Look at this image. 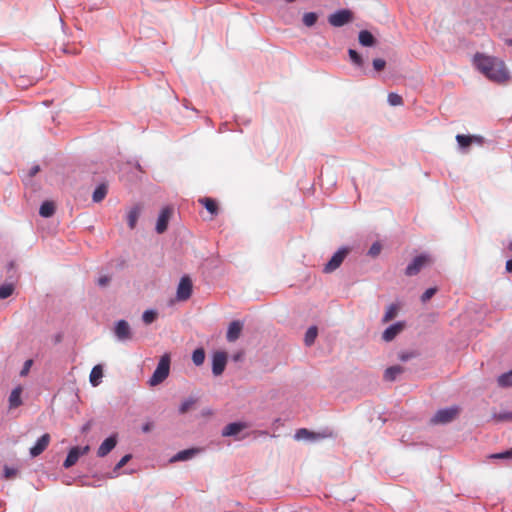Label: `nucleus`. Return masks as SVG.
<instances>
[{
    "mask_svg": "<svg viewBox=\"0 0 512 512\" xmlns=\"http://www.w3.org/2000/svg\"><path fill=\"white\" fill-rule=\"evenodd\" d=\"M474 64L482 74L493 82L501 84L510 78L504 61L497 57L477 53L474 56Z\"/></svg>",
    "mask_w": 512,
    "mask_h": 512,
    "instance_id": "nucleus-1",
    "label": "nucleus"
},
{
    "mask_svg": "<svg viewBox=\"0 0 512 512\" xmlns=\"http://www.w3.org/2000/svg\"><path fill=\"white\" fill-rule=\"evenodd\" d=\"M170 355L168 353L161 356L160 361L149 379V385L150 386H156L160 383H162L169 375L170 372Z\"/></svg>",
    "mask_w": 512,
    "mask_h": 512,
    "instance_id": "nucleus-2",
    "label": "nucleus"
},
{
    "mask_svg": "<svg viewBox=\"0 0 512 512\" xmlns=\"http://www.w3.org/2000/svg\"><path fill=\"white\" fill-rule=\"evenodd\" d=\"M459 412L460 408L458 406L441 409L436 412L431 421L434 424H446L453 421L459 415Z\"/></svg>",
    "mask_w": 512,
    "mask_h": 512,
    "instance_id": "nucleus-3",
    "label": "nucleus"
},
{
    "mask_svg": "<svg viewBox=\"0 0 512 512\" xmlns=\"http://www.w3.org/2000/svg\"><path fill=\"white\" fill-rule=\"evenodd\" d=\"M348 253L349 249L347 248H342L338 250L325 265L324 272L331 273L335 271L337 268H339Z\"/></svg>",
    "mask_w": 512,
    "mask_h": 512,
    "instance_id": "nucleus-4",
    "label": "nucleus"
},
{
    "mask_svg": "<svg viewBox=\"0 0 512 512\" xmlns=\"http://www.w3.org/2000/svg\"><path fill=\"white\" fill-rule=\"evenodd\" d=\"M89 449H90L89 446H84V447L75 446V447L71 448L64 463H63V466L66 469L72 467L73 465H75L77 463L80 456H83L88 453Z\"/></svg>",
    "mask_w": 512,
    "mask_h": 512,
    "instance_id": "nucleus-5",
    "label": "nucleus"
},
{
    "mask_svg": "<svg viewBox=\"0 0 512 512\" xmlns=\"http://www.w3.org/2000/svg\"><path fill=\"white\" fill-rule=\"evenodd\" d=\"M430 262L428 256L419 255L413 259V261L406 267L405 274L407 276L417 275L422 268Z\"/></svg>",
    "mask_w": 512,
    "mask_h": 512,
    "instance_id": "nucleus-6",
    "label": "nucleus"
},
{
    "mask_svg": "<svg viewBox=\"0 0 512 512\" xmlns=\"http://www.w3.org/2000/svg\"><path fill=\"white\" fill-rule=\"evenodd\" d=\"M227 354L223 351H218L212 357V372L215 376L221 375L226 367Z\"/></svg>",
    "mask_w": 512,
    "mask_h": 512,
    "instance_id": "nucleus-7",
    "label": "nucleus"
},
{
    "mask_svg": "<svg viewBox=\"0 0 512 512\" xmlns=\"http://www.w3.org/2000/svg\"><path fill=\"white\" fill-rule=\"evenodd\" d=\"M192 294V281L188 276H183L177 288V299L186 301Z\"/></svg>",
    "mask_w": 512,
    "mask_h": 512,
    "instance_id": "nucleus-8",
    "label": "nucleus"
},
{
    "mask_svg": "<svg viewBox=\"0 0 512 512\" xmlns=\"http://www.w3.org/2000/svg\"><path fill=\"white\" fill-rule=\"evenodd\" d=\"M352 19V14L349 10H340L329 16V23L334 27H341Z\"/></svg>",
    "mask_w": 512,
    "mask_h": 512,
    "instance_id": "nucleus-9",
    "label": "nucleus"
},
{
    "mask_svg": "<svg viewBox=\"0 0 512 512\" xmlns=\"http://www.w3.org/2000/svg\"><path fill=\"white\" fill-rule=\"evenodd\" d=\"M51 441V437L48 433L43 434L35 443L34 446L30 448V455L31 457H37L40 454H42L47 447L49 446V443Z\"/></svg>",
    "mask_w": 512,
    "mask_h": 512,
    "instance_id": "nucleus-10",
    "label": "nucleus"
},
{
    "mask_svg": "<svg viewBox=\"0 0 512 512\" xmlns=\"http://www.w3.org/2000/svg\"><path fill=\"white\" fill-rule=\"evenodd\" d=\"M173 213V209L171 207H165L161 210V213L158 217L157 224H156V231L159 234H162L166 231L168 222L171 218V215Z\"/></svg>",
    "mask_w": 512,
    "mask_h": 512,
    "instance_id": "nucleus-11",
    "label": "nucleus"
},
{
    "mask_svg": "<svg viewBox=\"0 0 512 512\" xmlns=\"http://www.w3.org/2000/svg\"><path fill=\"white\" fill-rule=\"evenodd\" d=\"M405 324L404 322H397L391 326H389L383 333L382 339L385 342L392 341L399 333L404 330Z\"/></svg>",
    "mask_w": 512,
    "mask_h": 512,
    "instance_id": "nucleus-12",
    "label": "nucleus"
},
{
    "mask_svg": "<svg viewBox=\"0 0 512 512\" xmlns=\"http://www.w3.org/2000/svg\"><path fill=\"white\" fill-rule=\"evenodd\" d=\"M328 436L329 435L324 434V433H314V432H311V431H309L306 428L298 429L296 431V433H295V439L296 440H312V441H315V440H318V439L326 438Z\"/></svg>",
    "mask_w": 512,
    "mask_h": 512,
    "instance_id": "nucleus-13",
    "label": "nucleus"
},
{
    "mask_svg": "<svg viewBox=\"0 0 512 512\" xmlns=\"http://www.w3.org/2000/svg\"><path fill=\"white\" fill-rule=\"evenodd\" d=\"M115 335L119 340H128L131 339L132 334L130 330V326L127 321L119 320L116 323L115 327Z\"/></svg>",
    "mask_w": 512,
    "mask_h": 512,
    "instance_id": "nucleus-14",
    "label": "nucleus"
},
{
    "mask_svg": "<svg viewBox=\"0 0 512 512\" xmlns=\"http://www.w3.org/2000/svg\"><path fill=\"white\" fill-rule=\"evenodd\" d=\"M116 444H117L116 436H110V437L106 438L102 442V444L99 446V448L97 450V455L99 457L106 456L115 448Z\"/></svg>",
    "mask_w": 512,
    "mask_h": 512,
    "instance_id": "nucleus-15",
    "label": "nucleus"
},
{
    "mask_svg": "<svg viewBox=\"0 0 512 512\" xmlns=\"http://www.w3.org/2000/svg\"><path fill=\"white\" fill-rule=\"evenodd\" d=\"M242 328H243V325L240 321H232L229 324V327L227 330V335H226L227 340L229 342L236 341L240 337Z\"/></svg>",
    "mask_w": 512,
    "mask_h": 512,
    "instance_id": "nucleus-16",
    "label": "nucleus"
},
{
    "mask_svg": "<svg viewBox=\"0 0 512 512\" xmlns=\"http://www.w3.org/2000/svg\"><path fill=\"white\" fill-rule=\"evenodd\" d=\"M247 427L246 424L241 422H234L228 424L222 431V435L225 437L235 436Z\"/></svg>",
    "mask_w": 512,
    "mask_h": 512,
    "instance_id": "nucleus-17",
    "label": "nucleus"
},
{
    "mask_svg": "<svg viewBox=\"0 0 512 512\" xmlns=\"http://www.w3.org/2000/svg\"><path fill=\"white\" fill-rule=\"evenodd\" d=\"M22 387L21 386H17L16 388H14L9 396V408L10 409H14V408H17L19 407L20 405H22V399H21V394H22Z\"/></svg>",
    "mask_w": 512,
    "mask_h": 512,
    "instance_id": "nucleus-18",
    "label": "nucleus"
},
{
    "mask_svg": "<svg viewBox=\"0 0 512 512\" xmlns=\"http://www.w3.org/2000/svg\"><path fill=\"white\" fill-rule=\"evenodd\" d=\"M404 372V368L400 365L388 367L384 372V379L386 381H395L396 378Z\"/></svg>",
    "mask_w": 512,
    "mask_h": 512,
    "instance_id": "nucleus-19",
    "label": "nucleus"
},
{
    "mask_svg": "<svg viewBox=\"0 0 512 512\" xmlns=\"http://www.w3.org/2000/svg\"><path fill=\"white\" fill-rule=\"evenodd\" d=\"M198 202L203 205L207 211L211 214V215H217L218 214V204L217 202L212 199V198H209V197H203V198H200L198 200Z\"/></svg>",
    "mask_w": 512,
    "mask_h": 512,
    "instance_id": "nucleus-20",
    "label": "nucleus"
},
{
    "mask_svg": "<svg viewBox=\"0 0 512 512\" xmlns=\"http://www.w3.org/2000/svg\"><path fill=\"white\" fill-rule=\"evenodd\" d=\"M102 377H103L102 366L95 365L92 368V370L90 372V376H89V380H90V383L92 384V386H94V387L98 386L101 382Z\"/></svg>",
    "mask_w": 512,
    "mask_h": 512,
    "instance_id": "nucleus-21",
    "label": "nucleus"
},
{
    "mask_svg": "<svg viewBox=\"0 0 512 512\" xmlns=\"http://www.w3.org/2000/svg\"><path fill=\"white\" fill-rule=\"evenodd\" d=\"M141 214V207L140 206H135L133 207L129 212H128V215H127V222H128V226L130 229H134L136 227V224H137V221H138V218Z\"/></svg>",
    "mask_w": 512,
    "mask_h": 512,
    "instance_id": "nucleus-22",
    "label": "nucleus"
},
{
    "mask_svg": "<svg viewBox=\"0 0 512 512\" xmlns=\"http://www.w3.org/2000/svg\"><path fill=\"white\" fill-rule=\"evenodd\" d=\"M108 187L105 183L100 184L93 192V201L96 203L101 202L107 195Z\"/></svg>",
    "mask_w": 512,
    "mask_h": 512,
    "instance_id": "nucleus-23",
    "label": "nucleus"
},
{
    "mask_svg": "<svg viewBox=\"0 0 512 512\" xmlns=\"http://www.w3.org/2000/svg\"><path fill=\"white\" fill-rule=\"evenodd\" d=\"M359 42L363 46H373L375 44V38L369 31L362 30L359 33Z\"/></svg>",
    "mask_w": 512,
    "mask_h": 512,
    "instance_id": "nucleus-24",
    "label": "nucleus"
},
{
    "mask_svg": "<svg viewBox=\"0 0 512 512\" xmlns=\"http://www.w3.org/2000/svg\"><path fill=\"white\" fill-rule=\"evenodd\" d=\"M456 140H457L458 144L463 148L468 147L473 141L481 142L480 137L462 135V134H458L456 136Z\"/></svg>",
    "mask_w": 512,
    "mask_h": 512,
    "instance_id": "nucleus-25",
    "label": "nucleus"
},
{
    "mask_svg": "<svg viewBox=\"0 0 512 512\" xmlns=\"http://www.w3.org/2000/svg\"><path fill=\"white\" fill-rule=\"evenodd\" d=\"M55 213V205L53 202L46 201L40 206L39 214L42 217L48 218Z\"/></svg>",
    "mask_w": 512,
    "mask_h": 512,
    "instance_id": "nucleus-26",
    "label": "nucleus"
},
{
    "mask_svg": "<svg viewBox=\"0 0 512 512\" xmlns=\"http://www.w3.org/2000/svg\"><path fill=\"white\" fill-rule=\"evenodd\" d=\"M197 453V450L196 449H187V450H183V451H180L178 452L172 459L171 461L174 462V461H186L188 459H191L195 454Z\"/></svg>",
    "mask_w": 512,
    "mask_h": 512,
    "instance_id": "nucleus-27",
    "label": "nucleus"
},
{
    "mask_svg": "<svg viewBox=\"0 0 512 512\" xmlns=\"http://www.w3.org/2000/svg\"><path fill=\"white\" fill-rule=\"evenodd\" d=\"M398 311H399V307L396 304L389 305L383 318H382V322L388 323L391 320H393L397 316Z\"/></svg>",
    "mask_w": 512,
    "mask_h": 512,
    "instance_id": "nucleus-28",
    "label": "nucleus"
},
{
    "mask_svg": "<svg viewBox=\"0 0 512 512\" xmlns=\"http://www.w3.org/2000/svg\"><path fill=\"white\" fill-rule=\"evenodd\" d=\"M318 335V329L316 326L308 328L305 334L304 342L306 346H311Z\"/></svg>",
    "mask_w": 512,
    "mask_h": 512,
    "instance_id": "nucleus-29",
    "label": "nucleus"
},
{
    "mask_svg": "<svg viewBox=\"0 0 512 512\" xmlns=\"http://www.w3.org/2000/svg\"><path fill=\"white\" fill-rule=\"evenodd\" d=\"M492 420L496 423L512 421V412L511 411H503V412H499V413L494 412L492 414Z\"/></svg>",
    "mask_w": 512,
    "mask_h": 512,
    "instance_id": "nucleus-30",
    "label": "nucleus"
},
{
    "mask_svg": "<svg viewBox=\"0 0 512 512\" xmlns=\"http://www.w3.org/2000/svg\"><path fill=\"white\" fill-rule=\"evenodd\" d=\"M192 361L196 366H200L205 361V350L203 348H197L193 351Z\"/></svg>",
    "mask_w": 512,
    "mask_h": 512,
    "instance_id": "nucleus-31",
    "label": "nucleus"
},
{
    "mask_svg": "<svg viewBox=\"0 0 512 512\" xmlns=\"http://www.w3.org/2000/svg\"><path fill=\"white\" fill-rule=\"evenodd\" d=\"M498 384L501 387H510L512 386V370L506 373H503L498 377Z\"/></svg>",
    "mask_w": 512,
    "mask_h": 512,
    "instance_id": "nucleus-32",
    "label": "nucleus"
},
{
    "mask_svg": "<svg viewBox=\"0 0 512 512\" xmlns=\"http://www.w3.org/2000/svg\"><path fill=\"white\" fill-rule=\"evenodd\" d=\"M318 16L314 12H308L303 15V23L307 27L313 26L317 22Z\"/></svg>",
    "mask_w": 512,
    "mask_h": 512,
    "instance_id": "nucleus-33",
    "label": "nucleus"
},
{
    "mask_svg": "<svg viewBox=\"0 0 512 512\" xmlns=\"http://www.w3.org/2000/svg\"><path fill=\"white\" fill-rule=\"evenodd\" d=\"M14 291L13 284H4L0 286V299H6L12 295Z\"/></svg>",
    "mask_w": 512,
    "mask_h": 512,
    "instance_id": "nucleus-34",
    "label": "nucleus"
},
{
    "mask_svg": "<svg viewBox=\"0 0 512 512\" xmlns=\"http://www.w3.org/2000/svg\"><path fill=\"white\" fill-rule=\"evenodd\" d=\"M388 103L391 106H400L403 104L402 97L397 93H389L388 94Z\"/></svg>",
    "mask_w": 512,
    "mask_h": 512,
    "instance_id": "nucleus-35",
    "label": "nucleus"
},
{
    "mask_svg": "<svg viewBox=\"0 0 512 512\" xmlns=\"http://www.w3.org/2000/svg\"><path fill=\"white\" fill-rule=\"evenodd\" d=\"M195 402H196V400L193 398H189V399L183 401L182 404L180 405L179 412L181 414L187 413L192 408V406L195 404Z\"/></svg>",
    "mask_w": 512,
    "mask_h": 512,
    "instance_id": "nucleus-36",
    "label": "nucleus"
},
{
    "mask_svg": "<svg viewBox=\"0 0 512 512\" xmlns=\"http://www.w3.org/2000/svg\"><path fill=\"white\" fill-rule=\"evenodd\" d=\"M156 318H157V313L153 310H146L142 316V319L145 324H151L152 322H154L156 320Z\"/></svg>",
    "mask_w": 512,
    "mask_h": 512,
    "instance_id": "nucleus-37",
    "label": "nucleus"
},
{
    "mask_svg": "<svg viewBox=\"0 0 512 512\" xmlns=\"http://www.w3.org/2000/svg\"><path fill=\"white\" fill-rule=\"evenodd\" d=\"M349 56L352 62L358 66H361L363 64L362 57L353 49L349 50Z\"/></svg>",
    "mask_w": 512,
    "mask_h": 512,
    "instance_id": "nucleus-38",
    "label": "nucleus"
},
{
    "mask_svg": "<svg viewBox=\"0 0 512 512\" xmlns=\"http://www.w3.org/2000/svg\"><path fill=\"white\" fill-rule=\"evenodd\" d=\"M491 459H512V448L501 453H495L490 455Z\"/></svg>",
    "mask_w": 512,
    "mask_h": 512,
    "instance_id": "nucleus-39",
    "label": "nucleus"
},
{
    "mask_svg": "<svg viewBox=\"0 0 512 512\" xmlns=\"http://www.w3.org/2000/svg\"><path fill=\"white\" fill-rule=\"evenodd\" d=\"M436 292V288H428L421 296L422 302H427L428 300H430L435 295Z\"/></svg>",
    "mask_w": 512,
    "mask_h": 512,
    "instance_id": "nucleus-40",
    "label": "nucleus"
},
{
    "mask_svg": "<svg viewBox=\"0 0 512 512\" xmlns=\"http://www.w3.org/2000/svg\"><path fill=\"white\" fill-rule=\"evenodd\" d=\"M386 66L385 60L377 58L373 60V67L376 71H382Z\"/></svg>",
    "mask_w": 512,
    "mask_h": 512,
    "instance_id": "nucleus-41",
    "label": "nucleus"
},
{
    "mask_svg": "<svg viewBox=\"0 0 512 512\" xmlns=\"http://www.w3.org/2000/svg\"><path fill=\"white\" fill-rule=\"evenodd\" d=\"M130 459H131V455L130 454H127V455L123 456L120 459V461L116 464V466L114 468V471H118L119 469L124 467Z\"/></svg>",
    "mask_w": 512,
    "mask_h": 512,
    "instance_id": "nucleus-42",
    "label": "nucleus"
},
{
    "mask_svg": "<svg viewBox=\"0 0 512 512\" xmlns=\"http://www.w3.org/2000/svg\"><path fill=\"white\" fill-rule=\"evenodd\" d=\"M111 281V277L108 276V275H103V276H100L97 280V284L100 286V287H106L107 285H109Z\"/></svg>",
    "mask_w": 512,
    "mask_h": 512,
    "instance_id": "nucleus-43",
    "label": "nucleus"
},
{
    "mask_svg": "<svg viewBox=\"0 0 512 512\" xmlns=\"http://www.w3.org/2000/svg\"><path fill=\"white\" fill-rule=\"evenodd\" d=\"M381 251V245L379 243H374L370 249H369V255H371L372 257H375L377 255H379Z\"/></svg>",
    "mask_w": 512,
    "mask_h": 512,
    "instance_id": "nucleus-44",
    "label": "nucleus"
},
{
    "mask_svg": "<svg viewBox=\"0 0 512 512\" xmlns=\"http://www.w3.org/2000/svg\"><path fill=\"white\" fill-rule=\"evenodd\" d=\"M32 360H27L25 363H24V366L20 372V375L21 376H25L27 375V373L29 372L31 366H32Z\"/></svg>",
    "mask_w": 512,
    "mask_h": 512,
    "instance_id": "nucleus-45",
    "label": "nucleus"
},
{
    "mask_svg": "<svg viewBox=\"0 0 512 512\" xmlns=\"http://www.w3.org/2000/svg\"><path fill=\"white\" fill-rule=\"evenodd\" d=\"M5 476L6 478H12L16 476L17 471L13 468L5 467Z\"/></svg>",
    "mask_w": 512,
    "mask_h": 512,
    "instance_id": "nucleus-46",
    "label": "nucleus"
},
{
    "mask_svg": "<svg viewBox=\"0 0 512 512\" xmlns=\"http://www.w3.org/2000/svg\"><path fill=\"white\" fill-rule=\"evenodd\" d=\"M92 425H93V421H92V420H90V421L86 422V423L82 426V428H81V432H82V433H84V434H86V433L91 429Z\"/></svg>",
    "mask_w": 512,
    "mask_h": 512,
    "instance_id": "nucleus-47",
    "label": "nucleus"
},
{
    "mask_svg": "<svg viewBox=\"0 0 512 512\" xmlns=\"http://www.w3.org/2000/svg\"><path fill=\"white\" fill-rule=\"evenodd\" d=\"M152 429H153V423H151V422H147L146 424H144V425L142 426V431H143L144 433H148V432H150Z\"/></svg>",
    "mask_w": 512,
    "mask_h": 512,
    "instance_id": "nucleus-48",
    "label": "nucleus"
},
{
    "mask_svg": "<svg viewBox=\"0 0 512 512\" xmlns=\"http://www.w3.org/2000/svg\"><path fill=\"white\" fill-rule=\"evenodd\" d=\"M40 168L39 166H33L31 169H30V172H29V176L30 177H33L35 176L38 172H39Z\"/></svg>",
    "mask_w": 512,
    "mask_h": 512,
    "instance_id": "nucleus-49",
    "label": "nucleus"
},
{
    "mask_svg": "<svg viewBox=\"0 0 512 512\" xmlns=\"http://www.w3.org/2000/svg\"><path fill=\"white\" fill-rule=\"evenodd\" d=\"M410 357H411V355H409V354H405V353H402V354H400V355H399V358H400V360H402V361H406V360H408Z\"/></svg>",
    "mask_w": 512,
    "mask_h": 512,
    "instance_id": "nucleus-50",
    "label": "nucleus"
},
{
    "mask_svg": "<svg viewBox=\"0 0 512 512\" xmlns=\"http://www.w3.org/2000/svg\"><path fill=\"white\" fill-rule=\"evenodd\" d=\"M506 270L512 272V259L506 262Z\"/></svg>",
    "mask_w": 512,
    "mask_h": 512,
    "instance_id": "nucleus-51",
    "label": "nucleus"
},
{
    "mask_svg": "<svg viewBox=\"0 0 512 512\" xmlns=\"http://www.w3.org/2000/svg\"><path fill=\"white\" fill-rule=\"evenodd\" d=\"M508 44L512 46V39L508 40Z\"/></svg>",
    "mask_w": 512,
    "mask_h": 512,
    "instance_id": "nucleus-52",
    "label": "nucleus"
},
{
    "mask_svg": "<svg viewBox=\"0 0 512 512\" xmlns=\"http://www.w3.org/2000/svg\"><path fill=\"white\" fill-rule=\"evenodd\" d=\"M509 249L512 250V242L509 244Z\"/></svg>",
    "mask_w": 512,
    "mask_h": 512,
    "instance_id": "nucleus-53",
    "label": "nucleus"
}]
</instances>
